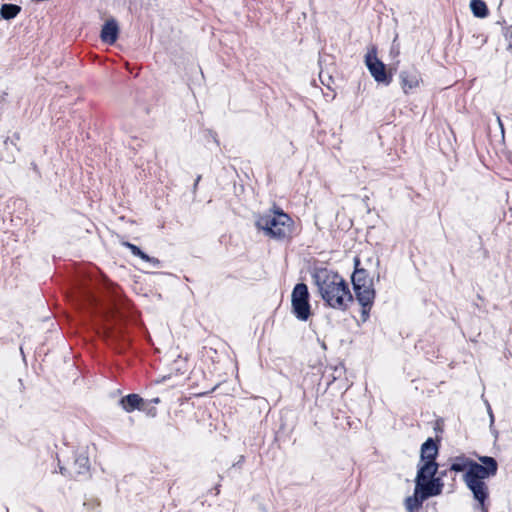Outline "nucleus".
<instances>
[{
	"label": "nucleus",
	"mask_w": 512,
	"mask_h": 512,
	"mask_svg": "<svg viewBox=\"0 0 512 512\" xmlns=\"http://www.w3.org/2000/svg\"><path fill=\"white\" fill-rule=\"evenodd\" d=\"M479 460L482 464H477L467 458H456L451 465V470L455 472L466 471L464 481L472 491L474 498L483 505L488 496V487L484 479L493 476L497 471V462L494 458L483 456Z\"/></svg>",
	"instance_id": "1"
},
{
	"label": "nucleus",
	"mask_w": 512,
	"mask_h": 512,
	"mask_svg": "<svg viewBox=\"0 0 512 512\" xmlns=\"http://www.w3.org/2000/svg\"><path fill=\"white\" fill-rule=\"evenodd\" d=\"M322 299L334 309H345L352 295L345 280L336 272L318 269L313 275Z\"/></svg>",
	"instance_id": "2"
},
{
	"label": "nucleus",
	"mask_w": 512,
	"mask_h": 512,
	"mask_svg": "<svg viewBox=\"0 0 512 512\" xmlns=\"http://www.w3.org/2000/svg\"><path fill=\"white\" fill-rule=\"evenodd\" d=\"M437 469V464H419L414 493L408 496L404 502L408 512L419 509L429 497L441 494L443 482L441 478L435 477Z\"/></svg>",
	"instance_id": "3"
},
{
	"label": "nucleus",
	"mask_w": 512,
	"mask_h": 512,
	"mask_svg": "<svg viewBox=\"0 0 512 512\" xmlns=\"http://www.w3.org/2000/svg\"><path fill=\"white\" fill-rule=\"evenodd\" d=\"M256 226L267 237L281 240L291 236L293 221L282 211L270 210L258 217Z\"/></svg>",
	"instance_id": "4"
},
{
	"label": "nucleus",
	"mask_w": 512,
	"mask_h": 512,
	"mask_svg": "<svg viewBox=\"0 0 512 512\" xmlns=\"http://www.w3.org/2000/svg\"><path fill=\"white\" fill-rule=\"evenodd\" d=\"M292 311L297 319L306 321L311 316L309 292L304 283L297 284L291 295Z\"/></svg>",
	"instance_id": "5"
},
{
	"label": "nucleus",
	"mask_w": 512,
	"mask_h": 512,
	"mask_svg": "<svg viewBox=\"0 0 512 512\" xmlns=\"http://www.w3.org/2000/svg\"><path fill=\"white\" fill-rule=\"evenodd\" d=\"M365 64L377 82H389L387 79L385 65L378 59L375 47H371L368 50L365 56Z\"/></svg>",
	"instance_id": "6"
},
{
	"label": "nucleus",
	"mask_w": 512,
	"mask_h": 512,
	"mask_svg": "<svg viewBox=\"0 0 512 512\" xmlns=\"http://www.w3.org/2000/svg\"><path fill=\"white\" fill-rule=\"evenodd\" d=\"M119 35V26L115 19L111 18L105 21L100 38L103 42L108 44H114Z\"/></svg>",
	"instance_id": "7"
},
{
	"label": "nucleus",
	"mask_w": 512,
	"mask_h": 512,
	"mask_svg": "<svg viewBox=\"0 0 512 512\" xmlns=\"http://www.w3.org/2000/svg\"><path fill=\"white\" fill-rule=\"evenodd\" d=\"M400 79L402 88L405 93H408L412 89L418 88L421 83L420 74L414 69L401 72Z\"/></svg>",
	"instance_id": "8"
},
{
	"label": "nucleus",
	"mask_w": 512,
	"mask_h": 512,
	"mask_svg": "<svg viewBox=\"0 0 512 512\" xmlns=\"http://www.w3.org/2000/svg\"><path fill=\"white\" fill-rule=\"evenodd\" d=\"M438 453V447L432 439H428L421 447L420 464H437L435 457Z\"/></svg>",
	"instance_id": "9"
},
{
	"label": "nucleus",
	"mask_w": 512,
	"mask_h": 512,
	"mask_svg": "<svg viewBox=\"0 0 512 512\" xmlns=\"http://www.w3.org/2000/svg\"><path fill=\"white\" fill-rule=\"evenodd\" d=\"M354 290L356 298L362 306H371L375 297V292L371 284L360 286L359 289Z\"/></svg>",
	"instance_id": "10"
},
{
	"label": "nucleus",
	"mask_w": 512,
	"mask_h": 512,
	"mask_svg": "<svg viewBox=\"0 0 512 512\" xmlns=\"http://www.w3.org/2000/svg\"><path fill=\"white\" fill-rule=\"evenodd\" d=\"M120 403L126 412H131L135 409H144V400L138 394H129L122 398Z\"/></svg>",
	"instance_id": "11"
},
{
	"label": "nucleus",
	"mask_w": 512,
	"mask_h": 512,
	"mask_svg": "<svg viewBox=\"0 0 512 512\" xmlns=\"http://www.w3.org/2000/svg\"><path fill=\"white\" fill-rule=\"evenodd\" d=\"M359 259H355V272L352 275V283L354 289H359L360 286L369 284L366 280V272L364 269L358 268Z\"/></svg>",
	"instance_id": "12"
},
{
	"label": "nucleus",
	"mask_w": 512,
	"mask_h": 512,
	"mask_svg": "<svg viewBox=\"0 0 512 512\" xmlns=\"http://www.w3.org/2000/svg\"><path fill=\"white\" fill-rule=\"evenodd\" d=\"M21 11V7L15 4H3L0 8V15L6 19L10 20L15 18Z\"/></svg>",
	"instance_id": "13"
},
{
	"label": "nucleus",
	"mask_w": 512,
	"mask_h": 512,
	"mask_svg": "<svg viewBox=\"0 0 512 512\" xmlns=\"http://www.w3.org/2000/svg\"><path fill=\"white\" fill-rule=\"evenodd\" d=\"M470 8L476 17L484 18L488 15L487 6L482 0H471Z\"/></svg>",
	"instance_id": "14"
},
{
	"label": "nucleus",
	"mask_w": 512,
	"mask_h": 512,
	"mask_svg": "<svg viewBox=\"0 0 512 512\" xmlns=\"http://www.w3.org/2000/svg\"><path fill=\"white\" fill-rule=\"evenodd\" d=\"M124 245L127 246L135 256H138L141 259L151 262L153 264L159 263V261L157 259L149 257L147 254L142 252L136 245L128 243V242L124 243Z\"/></svg>",
	"instance_id": "15"
},
{
	"label": "nucleus",
	"mask_w": 512,
	"mask_h": 512,
	"mask_svg": "<svg viewBox=\"0 0 512 512\" xmlns=\"http://www.w3.org/2000/svg\"><path fill=\"white\" fill-rule=\"evenodd\" d=\"M76 464H78L81 469L87 470L88 469V458L79 457L76 460Z\"/></svg>",
	"instance_id": "16"
},
{
	"label": "nucleus",
	"mask_w": 512,
	"mask_h": 512,
	"mask_svg": "<svg viewBox=\"0 0 512 512\" xmlns=\"http://www.w3.org/2000/svg\"><path fill=\"white\" fill-rule=\"evenodd\" d=\"M370 306H362V321L365 322L368 318Z\"/></svg>",
	"instance_id": "17"
},
{
	"label": "nucleus",
	"mask_w": 512,
	"mask_h": 512,
	"mask_svg": "<svg viewBox=\"0 0 512 512\" xmlns=\"http://www.w3.org/2000/svg\"><path fill=\"white\" fill-rule=\"evenodd\" d=\"M152 402L155 403V404H158L159 403V399L155 398V399L152 400Z\"/></svg>",
	"instance_id": "18"
},
{
	"label": "nucleus",
	"mask_w": 512,
	"mask_h": 512,
	"mask_svg": "<svg viewBox=\"0 0 512 512\" xmlns=\"http://www.w3.org/2000/svg\"><path fill=\"white\" fill-rule=\"evenodd\" d=\"M412 512H414V511H412Z\"/></svg>",
	"instance_id": "19"
}]
</instances>
